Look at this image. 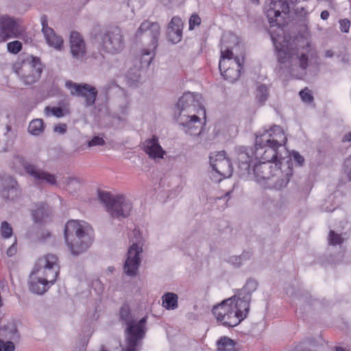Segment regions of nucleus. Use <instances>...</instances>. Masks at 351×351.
Masks as SVG:
<instances>
[{
	"mask_svg": "<svg viewBox=\"0 0 351 351\" xmlns=\"http://www.w3.org/2000/svg\"><path fill=\"white\" fill-rule=\"evenodd\" d=\"M330 14L327 10H324L321 12L320 17L323 20H327L329 17Z\"/></svg>",
	"mask_w": 351,
	"mask_h": 351,
	"instance_id": "51",
	"label": "nucleus"
},
{
	"mask_svg": "<svg viewBox=\"0 0 351 351\" xmlns=\"http://www.w3.org/2000/svg\"><path fill=\"white\" fill-rule=\"evenodd\" d=\"M346 172L349 179L351 180V157L346 162Z\"/></svg>",
	"mask_w": 351,
	"mask_h": 351,
	"instance_id": "49",
	"label": "nucleus"
},
{
	"mask_svg": "<svg viewBox=\"0 0 351 351\" xmlns=\"http://www.w3.org/2000/svg\"><path fill=\"white\" fill-rule=\"evenodd\" d=\"M143 149L150 158L154 159L162 158L165 154V151L160 145L158 138L156 136L145 141Z\"/></svg>",
	"mask_w": 351,
	"mask_h": 351,
	"instance_id": "26",
	"label": "nucleus"
},
{
	"mask_svg": "<svg viewBox=\"0 0 351 351\" xmlns=\"http://www.w3.org/2000/svg\"><path fill=\"white\" fill-rule=\"evenodd\" d=\"M209 158L213 171L212 176L215 182H220L232 176L233 168L224 151L213 152Z\"/></svg>",
	"mask_w": 351,
	"mask_h": 351,
	"instance_id": "11",
	"label": "nucleus"
},
{
	"mask_svg": "<svg viewBox=\"0 0 351 351\" xmlns=\"http://www.w3.org/2000/svg\"><path fill=\"white\" fill-rule=\"evenodd\" d=\"M178 121L182 125L184 132L191 136H198L202 132L200 119L195 114H182L178 117Z\"/></svg>",
	"mask_w": 351,
	"mask_h": 351,
	"instance_id": "21",
	"label": "nucleus"
},
{
	"mask_svg": "<svg viewBox=\"0 0 351 351\" xmlns=\"http://www.w3.org/2000/svg\"><path fill=\"white\" fill-rule=\"evenodd\" d=\"M282 150L281 147L271 144L261 143L258 145L256 139L254 155L256 160L270 162L274 166L277 163L278 167L282 165L285 160H291V158H287L289 154L285 156H282Z\"/></svg>",
	"mask_w": 351,
	"mask_h": 351,
	"instance_id": "9",
	"label": "nucleus"
},
{
	"mask_svg": "<svg viewBox=\"0 0 351 351\" xmlns=\"http://www.w3.org/2000/svg\"><path fill=\"white\" fill-rule=\"evenodd\" d=\"M23 32L24 29L19 20L8 15L0 17V43L12 38H18Z\"/></svg>",
	"mask_w": 351,
	"mask_h": 351,
	"instance_id": "17",
	"label": "nucleus"
},
{
	"mask_svg": "<svg viewBox=\"0 0 351 351\" xmlns=\"http://www.w3.org/2000/svg\"><path fill=\"white\" fill-rule=\"evenodd\" d=\"M64 182L66 185L71 188V186H75L76 184L80 185L81 183V180L80 178L76 177H68L65 178Z\"/></svg>",
	"mask_w": 351,
	"mask_h": 351,
	"instance_id": "43",
	"label": "nucleus"
},
{
	"mask_svg": "<svg viewBox=\"0 0 351 351\" xmlns=\"http://www.w3.org/2000/svg\"><path fill=\"white\" fill-rule=\"evenodd\" d=\"M343 142H350L351 141V132H348L344 135L343 138Z\"/></svg>",
	"mask_w": 351,
	"mask_h": 351,
	"instance_id": "53",
	"label": "nucleus"
},
{
	"mask_svg": "<svg viewBox=\"0 0 351 351\" xmlns=\"http://www.w3.org/2000/svg\"><path fill=\"white\" fill-rule=\"evenodd\" d=\"M265 9L270 24L269 32L277 51L281 69H286L295 78H302L306 75L308 65L309 47L295 50L281 44L283 27L287 23L285 19L289 10V4L285 0H270Z\"/></svg>",
	"mask_w": 351,
	"mask_h": 351,
	"instance_id": "1",
	"label": "nucleus"
},
{
	"mask_svg": "<svg viewBox=\"0 0 351 351\" xmlns=\"http://www.w3.org/2000/svg\"><path fill=\"white\" fill-rule=\"evenodd\" d=\"M120 317L126 325L125 330L127 344L126 351L138 350L145 336L146 317H143L136 321L127 306L121 308Z\"/></svg>",
	"mask_w": 351,
	"mask_h": 351,
	"instance_id": "5",
	"label": "nucleus"
},
{
	"mask_svg": "<svg viewBox=\"0 0 351 351\" xmlns=\"http://www.w3.org/2000/svg\"><path fill=\"white\" fill-rule=\"evenodd\" d=\"M335 351H346V350L342 347L337 346L335 347Z\"/></svg>",
	"mask_w": 351,
	"mask_h": 351,
	"instance_id": "55",
	"label": "nucleus"
},
{
	"mask_svg": "<svg viewBox=\"0 0 351 351\" xmlns=\"http://www.w3.org/2000/svg\"><path fill=\"white\" fill-rule=\"evenodd\" d=\"M131 237L132 243L128 251V256L124 264V271L128 276H133L137 273L141 263L143 239L140 231L134 229Z\"/></svg>",
	"mask_w": 351,
	"mask_h": 351,
	"instance_id": "7",
	"label": "nucleus"
},
{
	"mask_svg": "<svg viewBox=\"0 0 351 351\" xmlns=\"http://www.w3.org/2000/svg\"><path fill=\"white\" fill-rule=\"evenodd\" d=\"M202 95L197 93H186L179 99L177 106L180 109V115L182 114H205L202 105Z\"/></svg>",
	"mask_w": 351,
	"mask_h": 351,
	"instance_id": "14",
	"label": "nucleus"
},
{
	"mask_svg": "<svg viewBox=\"0 0 351 351\" xmlns=\"http://www.w3.org/2000/svg\"><path fill=\"white\" fill-rule=\"evenodd\" d=\"M274 165L270 162L259 160L258 163L254 165L252 170L255 181L258 183L266 180L269 182L274 173Z\"/></svg>",
	"mask_w": 351,
	"mask_h": 351,
	"instance_id": "24",
	"label": "nucleus"
},
{
	"mask_svg": "<svg viewBox=\"0 0 351 351\" xmlns=\"http://www.w3.org/2000/svg\"><path fill=\"white\" fill-rule=\"evenodd\" d=\"M34 270L38 271L40 275L47 276L51 280H56L60 273L58 256L47 254L40 257Z\"/></svg>",
	"mask_w": 351,
	"mask_h": 351,
	"instance_id": "15",
	"label": "nucleus"
},
{
	"mask_svg": "<svg viewBox=\"0 0 351 351\" xmlns=\"http://www.w3.org/2000/svg\"><path fill=\"white\" fill-rule=\"evenodd\" d=\"M16 182L10 176H5L1 179L0 193L3 198L14 199L19 193Z\"/></svg>",
	"mask_w": 351,
	"mask_h": 351,
	"instance_id": "25",
	"label": "nucleus"
},
{
	"mask_svg": "<svg viewBox=\"0 0 351 351\" xmlns=\"http://www.w3.org/2000/svg\"><path fill=\"white\" fill-rule=\"evenodd\" d=\"M14 345L11 341L4 342L0 339V351H14Z\"/></svg>",
	"mask_w": 351,
	"mask_h": 351,
	"instance_id": "42",
	"label": "nucleus"
},
{
	"mask_svg": "<svg viewBox=\"0 0 351 351\" xmlns=\"http://www.w3.org/2000/svg\"><path fill=\"white\" fill-rule=\"evenodd\" d=\"M43 66L37 57L29 56L22 61L17 73L26 84L35 83L40 77Z\"/></svg>",
	"mask_w": 351,
	"mask_h": 351,
	"instance_id": "12",
	"label": "nucleus"
},
{
	"mask_svg": "<svg viewBox=\"0 0 351 351\" xmlns=\"http://www.w3.org/2000/svg\"><path fill=\"white\" fill-rule=\"evenodd\" d=\"M339 25L341 32L346 33L348 32L350 26V21H348V19L340 20Z\"/></svg>",
	"mask_w": 351,
	"mask_h": 351,
	"instance_id": "45",
	"label": "nucleus"
},
{
	"mask_svg": "<svg viewBox=\"0 0 351 351\" xmlns=\"http://www.w3.org/2000/svg\"><path fill=\"white\" fill-rule=\"evenodd\" d=\"M251 151L245 149L239 154V168L241 173L251 174L250 163L252 162V156H250Z\"/></svg>",
	"mask_w": 351,
	"mask_h": 351,
	"instance_id": "29",
	"label": "nucleus"
},
{
	"mask_svg": "<svg viewBox=\"0 0 351 351\" xmlns=\"http://www.w3.org/2000/svg\"><path fill=\"white\" fill-rule=\"evenodd\" d=\"M201 23V19L197 14H192L189 19V29H193L195 26L199 25Z\"/></svg>",
	"mask_w": 351,
	"mask_h": 351,
	"instance_id": "41",
	"label": "nucleus"
},
{
	"mask_svg": "<svg viewBox=\"0 0 351 351\" xmlns=\"http://www.w3.org/2000/svg\"><path fill=\"white\" fill-rule=\"evenodd\" d=\"M97 351H108L104 346H101Z\"/></svg>",
	"mask_w": 351,
	"mask_h": 351,
	"instance_id": "56",
	"label": "nucleus"
},
{
	"mask_svg": "<svg viewBox=\"0 0 351 351\" xmlns=\"http://www.w3.org/2000/svg\"><path fill=\"white\" fill-rule=\"evenodd\" d=\"M183 22L180 18L173 16L169 23L167 29L168 38L172 43H179L182 38Z\"/></svg>",
	"mask_w": 351,
	"mask_h": 351,
	"instance_id": "27",
	"label": "nucleus"
},
{
	"mask_svg": "<svg viewBox=\"0 0 351 351\" xmlns=\"http://www.w3.org/2000/svg\"><path fill=\"white\" fill-rule=\"evenodd\" d=\"M6 150V146L4 144L3 141L0 139V152Z\"/></svg>",
	"mask_w": 351,
	"mask_h": 351,
	"instance_id": "54",
	"label": "nucleus"
},
{
	"mask_svg": "<svg viewBox=\"0 0 351 351\" xmlns=\"http://www.w3.org/2000/svg\"><path fill=\"white\" fill-rule=\"evenodd\" d=\"M140 75L138 74V75H134L132 76V73L130 72H129L128 73V82L130 84V85L132 86H138V84L141 82H140Z\"/></svg>",
	"mask_w": 351,
	"mask_h": 351,
	"instance_id": "44",
	"label": "nucleus"
},
{
	"mask_svg": "<svg viewBox=\"0 0 351 351\" xmlns=\"http://www.w3.org/2000/svg\"><path fill=\"white\" fill-rule=\"evenodd\" d=\"M162 305L167 310H175L178 307V295L172 292H167L162 296Z\"/></svg>",
	"mask_w": 351,
	"mask_h": 351,
	"instance_id": "30",
	"label": "nucleus"
},
{
	"mask_svg": "<svg viewBox=\"0 0 351 351\" xmlns=\"http://www.w3.org/2000/svg\"><path fill=\"white\" fill-rule=\"evenodd\" d=\"M267 96H268L267 87L264 84L260 85L257 88V93H256V99H258V101L260 103L263 104L267 100Z\"/></svg>",
	"mask_w": 351,
	"mask_h": 351,
	"instance_id": "35",
	"label": "nucleus"
},
{
	"mask_svg": "<svg viewBox=\"0 0 351 351\" xmlns=\"http://www.w3.org/2000/svg\"><path fill=\"white\" fill-rule=\"evenodd\" d=\"M125 41L122 31L119 27H114L107 31L101 38L100 51L110 54L121 52L124 48Z\"/></svg>",
	"mask_w": 351,
	"mask_h": 351,
	"instance_id": "10",
	"label": "nucleus"
},
{
	"mask_svg": "<svg viewBox=\"0 0 351 351\" xmlns=\"http://www.w3.org/2000/svg\"><path fill=\"white\" fill-rule=\"evenodd\" d=\"M23 166L25 172L32 178L36 184H42L47 183L51 185L56 184L57 179L53 174L45 171L36 165L27 162L23 161Z\"/></svg>",
	"mask_w": 351,
	"mask_h": 351,
	"instance_id": "19",
	"label": "nucleus"
},
{
	"mask_svg": "<svg viewBox=\"0 0 351 351\" xmlns=\"http://www.w3.org/2000/svg\"><path fill=\"white\" fill-rule=\"evenodd\" d=\"M248 312L247 303H240L233 296L214 305L212 308L217 322L225 327L237 326L246 318Z\"/></svg>",
	"mask_w": 351,
	"mask_h": 351,
	"instance_id": "3",
	"label": "nucleus"
},
{
	"mask_svg": "<svg viewBox=\"0 0 351 351\" xmlns=\"http://www.w3.org/2000/svg\"><path fill=\"white\" fill-rule=\"evenodd\" d=\"M40 22L42 32L48 45L57 50H61L64 43L63 39L58 36L52 28L48 26L47 16L45 15L42 16Z\"/></svg>",
	"mask_w": 351,
	"mask_h": 351,
	"instance_id": "22",
	"label": "nucleus"
},
{
	"mask_svg": "<svg viewBox=\"0 0 351 351\" xmlns=\"http://www.w3.org/2000/svg\"><path fill=\"white\" fill-rule=\"evenodd\" d=\"M246 254H242L239 256H232L230 258V261L233 264L239 266L242 264L243 261L246 258Z\"/></svg>",
	"mask_w": 351,
	"mask_h": 351,
	"instance_id": "46",
	"label": "nucleus"
},
{
	"mask_svg": "<svg viewBox=\"0 0 351 351\" xmlns=\"http://www.w3.org/2000/svg\"><path fill=\"white\" fill-rule=\"evenodd\" d=\"M334 56V53L332 50H326L324 51V57L325 58H332Z\"/></svg>",
	"mask_w": 351,
	"mask_h": 351,
	"instance_id": "52",
	"label": "nucleus"
},
{
	"mask_svg": "<svg viewBox=\"0 0 351 351\" xmlns=\"http://www.w3.org/2000/svg\"><path fill=\"white\" fill-rule=\"evenodd\" d=\"M49 214V209L45 203H40L35 206V208L32 210V215L35 222L38 223L43 221L44 219Z\"/></svg>",
	"mask_w": 351,
	"mask_h": 351,
	"instance_id": "31",
	"label": "nucleus"
},
{
	"mask_svg": "<svg viewBox=\"0 0 351 351\" xmlns=\"http://www.w3.org/2000/svg\"><path fill=\"white\" fill-rule=\"evenodd\" d=\"M252 1L255 3H258L259 0H252Z\"/></svg>",
	"mask_w": 351,
	"mask_h": 351,
	"instance_id": "57",
	"label": "nucleus"
},
{
	"mask_svg": "<svg viewBox=\"0 0 351 351\" xmlns=\"http://www.w3.org/2000/svg\"><path fill=\"white\" fill-rule=\"evenodd\" d=\"M93 230L84 221L70 220L64 226L65 243L73 256L86 252L93 242Z\"/></svg>",
	"mask_w": 351,
	"mask_h": 351,
	"instance_id": "2",
	"label": "nucleus"
},
{
	"mask_svg": "<svg viewBox=\"0 0 351 351\" xmlns=\"http://www.w3.org/2000/svg\"><path fill=\"white\" fill-rule=\"evenodd\" d=\"M70 48L73 58L83 60L86 53L85 42L82 36L77 32H72L70 35Z\"/></svg>",
	"mask_w": 351,
	"mask_h": 351,
	"instance_id": "23",
	"label": "nucleus"
},
{
	"mask_svg": "<svg viewBox=\"0 0 351 351\" xmlns=\"http://www.w3.org/2000/svg\"><path fill=\"white\" fill-rule=\"evenodd\" d=\"M292 158L299 166L302 165L304 162L303 157L298 152L293 151L292 152Z\"/></svg>",
	"mask_w": 351,
	"mask_h": 351,
	"instance_id": "48",
	"label": "nucleus"
},
{
	"mask_svg": "<svg viewBox=\"0 0 351 351\" xmlns=\"http://www.w3.org/2000/svg\"><path fill=\"white\" fill-rule=\"evenodd\" d=\"M289 162V160L285 161L286 164L283 165L284 169H282V165L278 167V164H275L274 173L269 180V186L272 185V187L276 190H281L287 186L293 173Z\"/></svg>",
	"mask_w": 351,
	"mask_h": 351,
	"instance_id": "18",
	"label": "nucleus"
},
{
	"mask_svg": "<svg viewBox=\"0 0 351 351\" xmlns=\"http://www.w3.org/2000/svg\"><path fill=\"white\" fill-rule=\"evenodd\" d=\"M8 51L12 53H18L22 49V43L20 41L14 40L8 43L7 45Z\"/></svg>",
	"mask_w": 351,
	"mask_h": 351,
	"instance_id": "38",
	"label": "nucleus"
},
{
	"mask_svg": "<svg viewBox=\"0 0 351 351\" xmlns=\"http://www.w3.org/2000/svg\"><path fill=\"white\" fill-rule=\"evenodd\" d=\"M0 234L5 239L10 238L12 234V228L7 221H3L1 224Z\"/></svg>",
	"mask_w": 351,
	"mask_h": 351,
	"instance_id": "36",
	"label": "nucleus"
},
{
	"mask_svg": "<svg viewBox=\"0 0 351 351\" xmlns=\"http://www.w3.org/2000/svg\"><path fill=\"white\" fill-rule=\"evenodd\" d=\"M258 145L261 143H267L281 147L284 151L285 155L288 154V151L285 148L287 137L282 128L278 125H274L268 130L260 132L256 137Z\"/></svg>",
	"mask_w": 351,
	"mask_h": 351,
	"instance_id": "13",
	"label": "nucleus"
},
{
	"mask_svg": "<svg viewBox=\"0 0 351 351\" xmlns=\"http://www.w3.org/2000/svg\"><path fill=\"white\" fill-rule=\"evenodd\" d=\"M44 131V123L41 119H33L29 124L28 132L30 134L38 136Z\"/></svg>",
	"mask_w": 351,
	"mask_h": 351,
	"instance_id": "33",
	"label": "nucleus"
},
{
	"mask_svg": "<svg viewBox=\"0 0 351 351\" xmlns=\"http://www.w3.org/2000/svg\"><path fill=\"white\" fill-rule=\"evenodd\" d=\"M105 144V141L102 137H100L99 136H94L90 141L88 143V147H95V146H99V145H104Z\"/></svg>",
	"mask_w": 351,
	"mask_h": 351,
	"instance_id": "40",
	"label": "nucleus"
},
{
	"mask_svg": "<svg viewBox=\"0 0 351 351\" xmlns=\"http://www.w3.org/2000/svg\"><path fill=\"white\" fill-rule=\"evenodd\" d=\"M257 282L254 280H248L243 287L239 291L237 295H233L236 297L237 301L240 303H247V311L250 310V303L251 301V294L257 289Z\"/></svg>",
	"mask_w": 351,
	"mask_h": 351,
	"instance_id": "28",
	"label": "nucleus"
},
{
	"mask_svg": "<svg viewBox=\"0 0 351 351\" xmlns=\"http://www.w3.org/2000/svg\"><path fill=\"white\" fill-rule=\"evenodd\" d=\"M44 114L48 117H55L57 118H61L69 114V110L61 107L47 106L45 108Z\"/></svg>",
	"mask_w": 351,
	"mask_h": 351,
	"instance_id": "32",
	"label": "nucleus"
},
{
	"mask_svg": "<svg viewBox=\"0 0 351 351\" xmlns=\"http://www.w3.org/2000/svg\"><path fill=\"white\" fill-rule=\"evenodd\" d=\"M99 199L114 218L128 217L132 208L131 201L123 195L112 196L108 192H100Z\"/></svg>",
	"mask_w": 351,
	"mask_h": 351,
	"instance_id": "6",
	"label": "nucleus"
},
{
	"mask_svg": "<svg viewBox=\"0 0 351 351\" xmlns=\"http://www.w3.org/2000/svg\"><path fill=\"white\" fill-rule=\"evenodd\" d=\"M65 86L70 90L72 95L84 99L85 107H90L95 104L98 93L95 87L88 84H77L71 80L65 82Z\"/></svg>",
	"mask_w": 351,
	"mask_h": 351,
	"instance_id": "16",
	"label": "nucleus"
},
{
	"mask_svg": "<svg viewBox=\"0 0 351 351\" xmlns=\"http://www.w3.org/2000/svg\"><path fill=\"white\" fill-rule=\"evenodd\" d=\"M219 351H235V343L231 339L223 337L217 341Z\"/></svg>",
	"mask_w": 351,
	"mask_h": 351,
	"instance_id": "34",
	"label": "nucleus"
},
{
	"mask_svg": "<svg viewBox=\"0 0 351 351\" xmlns=\"http://www.w3.org/2000/svg\"><path fill=\"white\" fill-rule=\"evenodd\" d=\"M151 38V43L148 49L142 51L141 64L148 66L151 64L154 56V51L158 45V38L160 35V26L158 23L147 21L142 23L136 32V36H140L143 33Z\"/></svg>",
	"mask_w": 351,
	"mask_h": 351,
	"instance_id": "8",
	"label": "nucleus"
},
{
	"mask_svg": "<svg viewBox=\"0 0 351 351\" xmlns=\"http://www.w3.org/2000/svg\"><path fill=\"white\" fill-rule=\"evenodd\" d=\"M67 125L65 123H60L54 127V132L63 134L66 132Z\"/></svg>",
	"mask_w": 351,
	"mask_h": 351,
	"instance_id": "47",
	"label": "nucleus"
},
{
	"mask_svg": "<svg viewBox=\"0 0 351 351\" xmlns=\"http://www.w3.org/2000/svg\"><path fill=\"white\" fill-rule=\"evenodd\" d=\"M328 242L330 245H339L343 242L341 234L335 233L333 230H330L328 235Z\"/></svg>",
	"mask_w": 351,
	"mask_h": 351,
	"instance_id": "37",
	"label": "nucleus"
},
{
	"mask_svg": "<svg viewBox=\"0 0 351 351\" xmlns=\"http://www.w3.org/2000/svg\"><path fill=\"white\" fill-rule=\"evenodd\" d=\"M6 253L8 256H12L16 253V246L14 243L8 249Z\"/></svg>",
	"mask_w": 351,
	"mask_h": 351,
	"instance_id": "50",
	"label": "nucleus"
},
{
	"mask_svg": "<svg viewBox=\"0 0 351 351\" xmlns=\"http://www.w3.org/2000/svg\"><path fill=\"white\" fill-rule=\"evenodd\" d=\"M228 40L237 43V38L232 34L223 36L219 68L225 80L234 82L240 76L243 60L238 56H234L232 49L225 45Z\"/></svg>",
	"mask_w": 351,
	"mask_h": 351,
	"instance_id": "4",
	"label": "nucleus"
},
{
	"mask_svg": "<svg viewBox=\"0 0 351 351\" xmlns=\"http://www.w3.org/2000/svg\"><path fill=\"white\" fill-rule=\"evenodd\" d=\"M300 95L302 100L306 103H311L313 100V97L312 96L311 92L307 88H305L300 92Z\"/></svg>",
	"mask_w": 351,
	"mask_h": 351,
	"instance_id": "39",
	"label": "nucleus"
},
{
	"mask_svg": "<svg viewBox=\"0 0 351 351\" xmlns=\"http://www.w3.org/2000/svg\"><path fill=\"white\" fill-rule=\"evenodd\" d=\"M56 281L51 280L47 276L40 275L38 271L33 270L29 276V290L38 295L43 294Z\"/></svg>",
	"mask_w": 351,
	"mask_h": 351,
	"instance_id": "20",
	"label": "nucleus"
},
{
	"mask_svg": "<svg viewBox=\"0 0 351 351\" xmlns=\"http://www.w3.org/2000/svg\"><path fill=\"white\" fill-rule=\"evenodd\" d=\"M123 351H126V348L123 349ZM132 351H138V350L135 349L134 350H132Z\"/></svg>",
	"mask_w": 351,
	"mask_h": 351,
	"instance_id": "58",
	"label": "nucleus"
}]
</instances>
